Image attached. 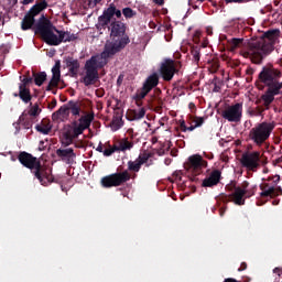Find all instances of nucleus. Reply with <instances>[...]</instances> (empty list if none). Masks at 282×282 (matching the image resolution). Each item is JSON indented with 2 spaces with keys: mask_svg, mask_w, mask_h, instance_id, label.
I'll use <instances>...</instances> for the list:
<instances>
[{
  "mask_svg": "<svg viewBox=\"0 0 282 282\" xmlns=\"http://www.w3.org/2000/svg\"><path fill=\"white\" fill-rule=\"evenodd\" d=\"M122 12H123V17H126V19H131L135 14V12H133L131 10V8H124L122 10Z\"/></svg>",
  "mask_w": 282,
  "mask_h": 282,
  "instance_id": "72a5a7b5",
  "label": "nucleus"
},
{
  "mask_svg": "<svg viewBox=\"0 0 282 282\" xmlns=\"http://www.w3.org/2000/svg\"><path fill=\"white\" fill-rule=\"evenodd\" d=\"M158 74L151 75L143 85L144 89L151 91L152 87H155L158 85Z\"/></svg>",
  "mask_w": 282,
  "mask_h": 282,
  "instance_id": "393cba45",
  "label": "nucleus"
},
{
  "mask_svg": "<svg viewBox=\"0 0 282 282\" xmlns=\"http://www.w3.org/2000/svg\"><path fill=\"white\" fill-rule=\"evenodd\" d=\"M262 197H272L274 195V187H270L261 193Z\"/></svg>",
  "mask_w": 282,
  "mask_h": 282,
  "instance_id": "c9c22d12",
  "label": "nucleus"
},
{
  "mask_svg": "<svg viewBox=\"0 0 282 282\" xmlns=\"http://www.w3.org/2000/svg\"><path fill=\"white\" fill-rule=\"evenodd\" d=\"M120 127H122V119H113L111 122V129L112 131H118V129H120Z\"/></svg>",
  "mask_w": 282,
  "mask_h": 282,
  "instance_id": "7c9ffc66",
  "label": "nucleus"
},
{
  "mask_svg": "<svg viewBox=\"0 0 282 282\" xmlns=\"http://www.w3.org/2000/svg\"><path fill=\"white\" fill-rule=\"evenodd\" d=\"M225 282H237L235 279H226Z\"/></svg>",
  "mask_w": 282,
  "mask_h": 282,
  "instance_id": "37998d69",
  "label": "nucleus"
},
{
  "mask_svg": "<svg viewBox=\"0 0 282 282\" xmlns=\"http://www.w3.org/2000/svg\"><path fill=\"white\" fill-rule=\"evenodd\" d=\"M279 30L268 31L260 40L251 42L247 56L256 58V63H259L263 58V56H265V54H270V52L274 50V44L279 39Z\"/></svg>",
  "mask_w": 282,
  "mask_h": 282,
  "instance_id": "f257e3e1",
  "label": "nucleus"
},
{
  "mask_svg": "<svg viewBox=\"0 0 282 282\" xmlns=\"http://www.w3.org/2000/svg\"><path fill=\"white\" fill-rule=\"evenodd\" d=\"M204 124V118L198 117L194 120V127L188 128L189 131H193V129L197 127H202Z\"/></svg>",
  "mask_w": 282,
  "mask_h": 282,
  "instance_id": "473e14b6",
  "label": "nucleus"
},
{
  "mask_svg": "<svg viewBox=\"0 0 282 282\" xmlns=\"http://www.w3.org/2000/svg\"><path fill=\"white\" fill-rule=\"evenodd\" d=\"M260 160L261 154L259 152H247L242 154L240 164L248 171H254L256 169H259Z\"/></svg>",
  "mask_w": 282,
  "mask_h": 282,
  "instance_id": "1a4fd4ad",
  "label": "nucleus"
},
{
  "mask_svg": "<svg viewBox=\"0 0 282 282\" xmlns=\"http://www.w3.org/2000/svg\"><path fill=\"white\" fill-rule=\"evenodd\" d=\"M37 30L48 45H61V43H67L74 39L69 33L56 30L44 15L41 17Z\"/></svg>",
  "mask_w": 282,
  "mask_h": 282,
  "instance_id": "7ed1b4c3",
  "label": "nucleus"
},
{
  "mask_svg": "<svg viewBox=\"0 0 282 282\" xmlns=\"http://www.w3.org/2000/svg\"><path fill=\"white\" fill-rule=\"evenodd\" d=\"M69 113H70L69 108L67 105H65V106H62L59 108V110L53 115V118H54V120H56V119L62 120V121L67 120V118H69Z\"/></svg>",
  "mask_w": 282,
  "mask_h": 282,
  "instance_id": "5701e85b",
  "label": "nucleus"
},
{
  "mask_svg": "<svg viewBox=\"0 0 282 282\" xmlns=\"http://www.w3.org/2000/svg\"><path fill=\"white\" fill-rule=\"evenodd\" d=\"M29 113H30L31 116H39V113H41V109L39 108L37 105H35V106H33V107L30 109Z\"/></svg>",
  "mask_w": 282,
  "mask_h": 282,
  "instance_id": "e433bc0d",
  "label": "nucleus"
},
{
  "mask_svg": "<svg viewBox=\"0 0 282 282\" xmlns=\"http://www.w3.org/2000/svg\"><path fill=\"white\" fill-rule=\"evenodd\" d=\"M65 64L68 70L70 72L72 76L78 75V69H80V63H78L77 59L68 57L65 59Z\"/></svg>",
  "mask_w": 282,
  "mask_h": 282,
  "instance_id": "412c9836",
  "label": "nucleus"
},
{
  "mask_svg": "<svg viewBox=\"0 0 282 282\" xmlns=\"http://www.w3.org/2000/svg\"><path fill=\"white\" fill-rule=\"evenodd\" d=\"M28 83H32V78H24L23 85L20 86V98L23 100V102H30L32 100V97L30 96V90L25 88V85Z\"/></svg>",
  "mask_w": 282,
  "mask_h": 282,
  "instance_id": "a211bd4d",
  "label": "nucleus"
},
{
  "mask_svg": "<svg viewBox=\"0 0 282 282\" xmlns=\"http://www.w3.org/2000/svg\"><path fill=\"white\" fill-rule=\"evenodd\" d=\"M147 113V111L144 110V108H140L139 110L134 111V120H141V118H144V115Z\"/></svg>",
  "mask_w": 282,
  "mask_h": 282,
  "instance_id": "2f4dec72",
  "label": "nucleus"
},
{
  "mask_svg": "<svg viewBox=\"0 0 282 282\" xmlns=\"http://www.w3.org/2000/svg\"><path fill=\"white\" fill-rule=\"evenodd\" d=\"M34 0H22L23 6H29V3H32Z\"/></svg>",
  "mask_w": 282,
  "mask_h": 282,
  "instance_id": "58836bf2",
  "label": "nucleus"
},
{
  "mask_svg": "<svg viewBox=\"0 0 282 282\" xmlns=\"http://www.w3.org/2000/svg\"><path fill=\"white\" fill-rule=\"evenodd\" d=\"M124 23L115 22L111 24L110 37L107 41L104 50V56H113L117 52H120L129 43V36L124 34Z\"/></svg>",
  "mask_w": 282,
  "mask_h": 282,
  "instance_id": "f03ea898",
  "label": "nucleus"
},
{
  "mask_svg": "<svg viewBox=\"0 0 282 282\" xmlns=\"http://www.w3.org/2000/svg\"><path fill=\"white\" fill-rule=\"evenodd\" d=\"M147 160H149V154H143L140 155L134 162H129L128 166L130 171H140V166H142V164H145Z\"/></svg>",
  "mask_w": 282,
  "mask_h": 282,
  "instance_id": "aec40b11",
  "label": "nucleus"
},
{
  "mask_svg": "<svg viewBox=\"0 0 282 282\" xmlns=\"http://www.w3.org/2000/svg\"><path fill=\"white\" fill-rule=\"evenodd\" d=\"M36 131L43 135H47V133L52 131V123H50L47 120H44L36 126Z\"/></svg>",
  "mask_w": 282,
  "mask_h": 282,
  "instance_id": "b1692460",
  "label": "nucleus"
},
{
  "mask_svg": "<svg viewBox=\"0 0 282 282\" xmlns=\"http://www.w3.org/2000/svg\"><path fill=\"white\" fill-rule=\"evenodd\" d=\"M45 8H47V2H45V1H42V2L33 6L31 8V10L29 11V14H26L22 21V30H30V28H32V25H34V18L37 14H41V12H43V10H45Z\"/></svg>",
  "mask_w": 282,
  "mask_h": 282,
  "instance_id": "6e6552de",
  "label": "nucleus"
},
{
  "mask_svg": "<svg viewBox=\"0 0 282 282\" xmlns=\"http://www.w3.org/2000/svg\"><path fill=\"white\" fill-rule=\"evenodd\" d=\"M282 88V84H275L269 87L268 91L262 96L264 106L268 107L274 101V96H279V91Z\"/></svg>",
  "mask_w": 282,
  "mask_h": 282,
  "instance_id": "4468645a",
  "label": "nucleus"
},
{
  "mask_svg": "<svg viewBox=\"0 0 282 282\" xmlns=\"http://www.w3.org/2000/svg\"><path fill=\"white\" fill-rule=\"evenodd\" d=\"M113 17L120 19V17H122V11L116 9L113 4H110V7L106 11H104V14L99 17V23H101V25H109Z\"/></svg>",
  "mask_w": 282,
  "mask_h": 282,
  "instance_id": "ddd939ff",
  "label": "nucleus"
},
{
  "mask_svg": "<svg viewBox=\"0 0 282 282\" xmlns=\"http://www.w3.org/2000/svg\"><path fill=\"white\" fill-rule=\"evenodd\" d=\"M272 129L274 126L271 123H261L251 130V139L256 141L257 144H262L270 138V133H272Z\"/></svg>",
  "mask_w": 282,
  "mask_h": 282,
  "instance_id": "0eeeda50",
  "label": "nucleus"
},
{
  "mask_svg": "<svg viewBox=\"0 0 282 282\" xmlns=\"http://www.w3.org/2000/svg\"><path fill=\"white\" fill-rule=\"evenodd\" d=\"M149 91L151 90H149L148 88H144L143 86V89L139 94H137V99L142 100V98L147 97V94H149Z\"/></svg>",
  "mask_w": 282,
  "mask_h": 282,
  "instance_id": "f704fd0d",
  "label": "nucleus"
},
{
  "mask_svg": "<svg viewBox=\"0 0 282 282\" xmlns=\"http://www.w3.org/2000/svg\"><path fill=\"white\" fill-rule=\"evenodd\" d=\"M154 3H156L158 6H162V3H164V0H154Z\"/></svg>",
  "mask_w": 282,
  "mask_h": 282,
  "instance_id": "ea45409f",
  "label": "nucleus"
},
{
  "mask_svg": "<svg viewBox=\"0 0 282 282\" xmlns=\"http://www.w3.org/2000/svg\"><path fill=\"white\" fill-rule=\"evenodd\" d=\"M246 186L243 188L237 187L232 194V202L237 204V206H243L245 204L243 195H246Z\"/></svg>",
  "mask_w": 282,
  "mask_h": 282,
  "instance_id": "6ab92c4d",
  "label": "nucleus"
},
{
  "mask_svg": "<svg viewBox=\"0 0 282 282\" xmlns=\"http://www.w3.org/2000/svg\"><path fill=\"white\" fill-rule=\"evenodd\" d=\"M19 161L26 169H31L35 171V176L40 180L41 184L45 186L47 183L43 180V172H41V165L36 158L32 156V154H28L25 152L21 153L19 156Z\"/></svg>",
  "mask_w": 282,
  "mask_h": 282,
  "instance_id": "423d86ee",
  "label": "nucleus"
},
{
  "mask_svg": "<svg viewBox=\"0 0 282 282\" xmlns=\"http://www.w3.org/2000/svg\"><path fill=\"white\" fill-rule=\"evenodd\" d=\"M100 1L102 0H94V6H96V3H100Z\"/></svg>",
  "mask_w": 282,
  "mask_h": 282,
  "instance_id": "c03bdc74",
  "label": "nucleus"
},
{
  "mask_svg": "<svg viewBox=\"0 0 282 282\" xmlns=\"http://www.w3.org/2000/svg\"><path fill=\"white\" fill-rule=\"evenodd\" d=\"M200 1H204V0H200Z\"/></svg>",
  "mask_w": 282,
  "mask_h": 282,
  "instance_id": "49530a36",
  "label": "nucleus"
},
{
  "mask_svg": "<svg viewBox=\"0 0 282 282\" xmlns=\"http://www.w3.org/2000/svg\"><path fill=\"white\" fill-rule=\"evenodd\" d=\"M129 180V172L111 174L101 180L102 186L106 188H111V186H120L122 182H127Z\"/></svg>",
  "mask_w": 282,
  "mask_h": 282,
  "instance_id": "9b49d317",
  "label": "nucleus"
},
{
  "mask_svg": "<svg viewBox=\"0 0 282 282\" xmlns=\"http://www.w3.org/2000/svg\"><path fill=\"white\" fill-rule=\"evenodd\" d=\"M57 155L61 158H74V150L65 149V150H57Z\"/></svg>",
  "mask_w": 282,
  "mask_h": 282,
  "instance_id": "cd10ccee",
  "label": "nucleus"
},
{
  "mask_svg": "<svg viewBox=\"0 0 282 282\" xmlns=\"http://www.w3.org/2000/svg\"><path fill=\"white\" fill-rule=\"evenodd\" d=\"M66 106L68 107V111L73 113V116H78V113H80V107H78V104L70 101Z\"/></svg>",
  "mask_w": 282,
  "mask_h": 282,
  "instance_id": "bb28decb",
  "label": "nucleus"
},
{
  "mask_svg": "<svg viewBox=\"0 0 282 282\" xmlns=\"http://www.w3.org/2000/svg\"><path fill=\"white\" fill-rule=\"evenodd\" d=\"M107 58H109V56L105 55V53L90 57V59L86 62L84 69L79 75V82L86 87L95 85L96 80H98V69L107 65Z\"/></svg>",
  "mask_w": 282,
  "mask_h": 282,
  "instance_id": "20e7f679",
  "label": "nucleus"
},
{
  "mask_svg": "<svg viewBox=\"0 0 282 282\" xmlns=\"http://www.w3.org/2000/svg\"><path fill=\"white\" fill-rule=\"evenodd\" d=\"M93 120L94 115L88 113L83 116L78 121H76L72 126L64 127L61 138L62 144H64V147H69V144L74 142V139L82 135L85 129H89Z\"/></svg>",
  "mask_w": 282,
  "mask_h": 282,
  "instance_id": "39448f33",
  "label": "nucleus"
},
{
  "mask_svg": "<svg viewBox=\"0 0 282 282\" xmlns=\"http://www.w3.org/2000/svg\"><path fill=\"white\" fill-rule=\"evenodd\" d=\"M243 111V107L241 104H236L234 106L228 107L223 112V118L228 120L229 122H239L241 120V113Z\"/></svg>",
  "mask_w": 282,
  "mask_h": 282,
  "instance_id": "f8f14e48",
  "label": "nucleus"
},
{
  "mask_svg": "<svg viewBox=\"0 0 282 282\" xmlns=\"http://www.w3.org/2000/svg\"><path fill=\"white\" fill-rule=\"evenodd\" d=\"M161 74L164 80H171L175 76V64L173 61H166L162 64Z\"/></svg>",
  "mask_w": 282,
  "mask_h": 282,
  "instance_id": "2eb2a0df",
  "label": "nucleus"
},
{
  "mask_svg": "<svg viewBox=\"0 0 282 282\" xmlns=\"http://www.w3.org/2000/svg\"><path fill=\"white\" fill-rule=\"evenodd\" d=\"M116 151H118V150L116 149V147H115V148H111V149H107V150L104 151V155H106L107 158H109V155H111L112 153H116Z\"/></svg>",
  "mask_w": 282,
  "mask_h": 282,
  "instance_id": "4c0bfd02",
  "label": "nucleus"
},
{
  "mask_svg": "<svg viewBox=\"0 0 282 282\" xmlns=\"http://www.w3.org/2000/svg\"><path fill=\"white\" fill-rule=\"evenodd\" d=\"M239 45H241V40L240 39H232L229 42V47H230L231 52H235L237 50V47H239Z\"/></svg>",
  "mask_w": 282,
  "mask_h": 282,
  "instance_id": "c756f323",
  "label": "nucleus"
},
{
  "mask_svg": "<svg viewBox=\"0 0 282 282\" xmlns=\"http://www.w3.org/2000/svg\"><path fill=\"white\" fill-rule=\"evenodd\" d=\"M221 177V173L219 171L213 172L209 177L205 178L203 182V186H216V184H219V178Z\"/></svg>",
  "mask_w": 282,
  "mask_h": 282,
  "instance_id": "4be33fe9",
  "label": "nucleus"
},
{
  "mask_svg": "<svg viewBox=\"0 0 282 282\" xmlns=\"http://www.w3.org/2000/svg\"><path fill=\"white\" fill-rule=\"evenodd\" d=\"M132 147H133V144H131V142H129L127 140H122L119 142L118 145H115V149L117 151H129Z\"/></svg>",
  "mask_w": 282,
  "mask_h": 282,
  "instance_id": "a878e982",
  "label": "nucleus"
},
{
  "mask_svg": "<svg viewBox=\"0 0 282 282\" xmlns=\"http://www.w3.org/2000/svg\"><path fill=\"white\" fill-rule=\"evenodd\" d=\"M202 166H206V162L202 160V156L195 154L189 156L188 162H187V169L191 171H199Z\"/></svg>",
  "mask_w": 282,
  "mask_h": 282,
  "instance_id": "dca6fc26",
  "label": "nucleus"
},
{
  "mask_svg": "<svg viewBox=\"0 0 282 282\" xmlns=\"http://www.w3.org/2000/svg\"><path fill=\"white\" fill-rule=\"evenodd\" d=\"M194 58L195 61H199V55L197 54V52L194 54Z\"/></svg>",
  "mask_w": 282,
  "mask_h": 282,
  "instance_id": "79ce46f5",
  "label": "nucleus"
},
{
  "mask_svg": "<svg viewBox=\"0 0 282 282\" xmlns=\"http://www.w3.org/2000/svg\"><path fill=\"white\" fill-rule=\"evenodd\" d=\"M48 56H54V53H52V52H51V53H48Z\"/></svg>",
  "mask_w": 282,
  "mask_h": 282,
  "instance_id": "a18cd8bd",
  "label": "nucleus"
},
{
  "mask_svg": "<svg viewBox=\"0 0 282 282\" xmlns=\"http://www.w3.org/2000/svg\"><path fill=\"white\" fill-rule=\"evenodd\" d=\"M280 75L281 73H279V70H274V68H263L259 74V78L261 83L270 88L275 85H281V83L276 82V78H279Z\"/></svg>",
  "mask_w": 282,
  "mask_h": 282,
  "instance_id": "9d476101",
  "label": "nucleus"
},
{
  "mask_svg": "<svg viewBox=\"0 0 282 282\" xmlns=\"http://www.w3.org/2000/svg\"><path fill=\"white\" fill-rule=\"evenodd\" d=\"M47 78V74L45 73H39L35 75V84L41 87V85H43V83H45Z\"/></svg>",
  "mask_w": 282,
  "mask_h": 282,
  "instance_id": "c85d7f7f",
  "label": "nucleus"
},
{
  "mask_svg": "<svg viewBox=\"0 0 282 282\" xmlns=\"http://www.w3.org/2000/svg\"><path fill=\"white\" fill-rule=\"evenodd\" d=\"M52 79L50 82V87H56L58 83L61 82V62H56L55 65L52 68Z\"/></svg>",
  "mask_w": 282,
  "mask_h": 282,
  "instance_id": "f3484780",
  "label": "nucleus"
},
{
  "mask_svg": "<svg viewBox=\"0 0 282 282\" xmlns=\"http://www.w3.org/2000/svg\"><path fill=\"white\" fill-rule=\"evenodd\" d=\"M97 151H99V153H102V144H99V145L97 147Z\"/></svg>",
  "mask_w": 282,
  "mask_h": 282,
  "instance_id": "a19ab883",
  "label": "nucleus"
}]
</instances>
